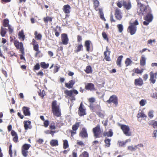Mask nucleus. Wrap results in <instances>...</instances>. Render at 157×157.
I'll use <instances>...</instances> for the list:
<instances>
[{
	"mask_svg": "<svg viewBox=\"0 0 157 157\" xmlns=\"http://www.w3.org/2000/svg\"><path fill=\"white\" fill-rule=\"evenodd\" d=\"M146 58L143 55L141 57L140 60V64L141 66H144L146 64Z\"/></svg>",
	"mask_w": 157,
	"mask_h": 157,
	"instance_id": "nucleus-33",
	"label": "nucleus"
},
{
	"mask_svg": "<svg viewBox=\"0 0 157 157\" xmlns=\"http://www.w3.org/2000/svg\"><path fill=\"white\" fill-rule=\"evenodd\" d=\"M117 26L118 28V31L120 33H121L123 31V27L122 25L119 24L117 25Z\"/></svg>",
	"mask_w": 157,
	"mask_h": 157,
	"instance_id": "nucleus-52",
	"label": "nucleus"
},
{
	"mask_svg": "<svg viewBox=\"0 0 157 157\" xmlns=\"http://www.w3.org/2000/svg\"><path fill=\"white\" fill-rule=\"evenodd\" d=\"M86 90L90 91L95 90L94 85L92 83H88L85 86Z\"/></svg>",
	"mask_w": 157,
	"mask_h": 157,
	"instance_id": "nucleus-25",
	"label": "nucleus"
},
{
	"mask_svg": "<svg viewBox=\"0 0 157 157\" xmlns=\"http://www.w3.org/2000/svg\"><path fill=\"white\" fill-rule=\"evenodd\" d=\"M14 44L17 49H19L22 54H24V48L22 43L19 42L18 41L16 40L14 41Z\"/></svg>",
	"mask_w": 157,
	"mask_h": 157,
	"instance_id": "nucleus-10",
	"label": "nucleus"
},
{
	"mask_svg": "<svg viewBox=\"0 0 157 157\" xmlns=\"http://www.w3.org/2000/svg\"><path fill=\"white\" fill-rule=\"evenodd\" d=\"M49 122L48 120H46L44 121V126L45 127H48L49 124Z\"/></svg>",
	"mask_w": 157,
	"mask_h": 157,
	"instance_id": "nucleus-60",
	"label": "nucleus"
},
{
	"mask_svg": "<svg viewBox=\"0 0 157 157\" xmlns=\"http://www.w3.org/2000/svg\"><path fill=\"white\" fill-rule=\"evenodd\" d=\"M113 135V132L111 129L109 130L108 132L105 131L103 134V136H107V137H112Z\"/></svg>",
	"mask_w": 157,
	"mask_h": 157,
	"instance_id": "nucleus-31",
	"label": "nucleus"
},
{
	"mask_svg": "<svg viewBox=\"0 0 157 157\" xmlns=\"http://www.w3.org/2000/svg\"><path fill=\"white\" fill-rule=\"evenodd\" d=\"M63 148L64 149H66L69 147L68 141L66 140H63Z\"/></svg>",
	"mask_w": 157,
	"mask_h": 157,
	"instance_id": "nucleus-49",
	"label": "nucleus"
},
{
	"mask_svg": "<svg viewBox=\"0 0 157 157\" xmlns=\"http://www.w3.org/2000/svg\"><path fill=\"white\" fill-rule=\"evenodd\" d=\"M123 58V56H120L119 57H118L117 59L116 63L117 65L119 66V67H121V62Z\"/></svg>",
	"mask_w": 157,
	"mask_h": 157,
	"instance_id": "nucleus-39",
	"label": "nucleus"
},
{
	"mask_svg": "<svg viewBox=\"0 0 157 157\" xmlns=\"http://www.w3.org/2000/svg\"><path fill=\"white\" fill-rule=\"evenodd\" d=\"M50 144L52 147L58 146L59 145L58 141L56 140H52L50 141Z\"/></svg>",
	"mask_w": 157,
	"mask_h": 157,
	"instance_id": "nucleus-36",
	"label": "nucleus"
},
{
	"mask_svg": "<svg viewBox=\"0 0 157 157\" xmlns=\"http://www.w3.org/2000/svg\"><path fill=\"white\" fill-rule=\"evenodd\" d=\"M111 139L109 138H105L104 140L105 143V146L106 147H109L111 145Z\"/></svg>",
	"mask_w": 157,
	"mask_h": 157,
	"instance_id": "nucleus-45",
	"label": "nucleus"
},
{
	"mask_svg": "<svg viewBox=\"0 0 157 157\" xmlns=\"http://www.w3.org/2000/svg\"><path fill=\"white\" fill-rule=\"evenodd\" d=\"M108 121L107 120H106L105 121H102V123L103 124V125L105 126L106 127L108 124Z\"/></svg>",
	"mask_w": 157,
	"mask_h": 157,
	"instance_id": "nucleus-64",
	"label": "nucleus"
},
{
	"mask_svg": "<svg viewBox=\"0 0 157 157\" xmlns=\"http://www.w3.org/2000/svg\"><path fill=\"white\" fill-rule=\"evenodd\" d=\"M102 35L104 40H106L107 42L108 43L109 42V40L108 37V35L105 32H102Z\"/></svg>",
	"mask_w": 157,
	"mask_h": 157,
	"instance_id": "nucleus-46",
	"label": "nucleus"
},
{
	"mask_svg": "<svg viewBox=\"0 0 157 157\" xmlns=\"http://www.w3.org/2000/svg\"><path fill=\"white\" fill-rule=\"evenodd\" d=\"M11 134L12 136L13 137V141L15 143L18 142V137L17 133L13 130L11 131Z\"/></svg>",
	"mask_w": 157,
	"mask_h": 157,
	"instance_id": "nucleus-23",
	"label": "nucleus"
},
{
	"mask_svg": "<svg viewBox=\"0 0 157 157\" xmlns=\"http://www.w3.org/2000/svg\"><path fill=\"white\" fill-rule=\"evenodd\" d=\"M137 117L138 118H147V116L143 112L141 111L140 112H139L137 115Z\"/></svg>",
	"mask_w": 157,
	"mask_h": 157,
	"instance_id": "nucleus-44",
	"label": "nucleus"
},
{
	"mask_svg": "<svg viewBox=\"0 0 157 157\" xmlns=\"http://www.w3.org/2000/svg\"><path fill=\"white\" fill-rule=\"evenodd\" d=\"M132 63V60L129 58H127L125 61V63L126 66L130 65Z\"/></svg>",
	"mask_w": 157,
	"mask_h": 157,
	"instance_id": "nucleus-51",
	"label": "nucleus"
},
{
	"mask_svg": "<svg viewBox=\"0 0 157 157\" xmlns=\"http://www.w3.org/2000/svg\"><path fill=\"white\" fill-rule=\"evenodd\" d=\"M139 25V22L137 20H135L134 22L130 23V25L127 29L128 32L130 33L131 35L135 34L137 30L136 25Z\"/></svg>",
	"mask_w": 157,
	"mask_h": 157,
	"instance_id": "nucleus-5",
	"label": "nucleus"
},
{
	"mask_svg": "<svg viewBox=\"0 0 157 157\" xmlns=\"http://www.w3.org/2000/svg\"><path fill=\"white\" fill-rule=\"evenodd\" d=\"M92 46V44L91 41L90 40H86L85 41L84 44V46L86 48V51L89 52L90 50V47Z\"/></svg>",
	"mask_w": 157,
	"mask_h": 157,
	"instance_id": "nucleus-21",
	"label": "nucleus"
},
{
	"mask_svg": "<svg viewBox=\"0 0 157 157\" xmlns=\"http://www.w3.org/2000/svg\"><path fill=\"white\" fill-rule=\"evenodd\" d=\"M136 1L137 3V5L140 9L139 14L141 13L143 15L147 12L146 10L147 9L149 10L147 15L144 17V20L147 21L151 22L153 19V16L151 14V11L149 6L147 5L145 7H144V4L141 3L139 0H136Z\"/></svg>",
	"mask_w": 157,
	"mask_h": 157,
	"instance_id": "nucleus-1",
	"label": "nucleus"
},
{
	"mask_svg": "<svg viewBox=\"0 0 157 157\" xmlns=\"http://www.w3.org/2000/svg\"><path fill=\"white\" fill-rule=\"evenodd\" d=\"M85 72L87 74L91 73L93 72V70L91 67L89 65L86 67V69L84 70Z\"/></svg>",
	"mask_w": 157,
	"mask_h": 157,
	"instance_id": "nucleus-42",
	"label": "nucleus"
},
{
	"mask_svg": "<svg viewBox=\"0 0 157 157\" xmlns=\"http://www.w3.org/2000/svg\"><path fill=\"white\" fill-rule=\"evenodd\" d=\"M75 82L76 81L75 79L71 80L69 81L68 83H65V86L68 88H71Z\"/></svg>",
	"mask_w": 157,
	"mask_h": 157,
	"instance_id": "nucleus-20",
	"label": "nucleus"
},
{
	"mask_svg": "<svg viewBox=\"0 0 157 157\" xmlns=\"http://www.w3.org/2000/svg\"><path fill=\"white\" fill-rule=\"evenodd\" d=\"M63 10L65 13H69L70 12L71 7L69 5H65L63 7Z\"/></svg>",
	"mask_w": 157,
	"mask_h": 157,
	"instance_id": "nucleus-27",
	"label": "nucleus"
},
{
	"mask_svg": "<svg viewBox=\"0 0 157 157\" xmlns=\"http://www.w3.org/2000/svg\"><path fill=\"white\" fill-rule=\"evenodd\" d=\"M144 71V69L143 68L140 70L138 68H135L133 71H134L135 73L141 75Z\"/></svg>",
	"mask_w": 157,
	"mask_h": 157,
	"instance_id": "nucleus-41",
	"label": "nucleus"
},
{
	"mask_svg": "<svg viewBox=\"0 0 157 157\" xmlns=\"http://www.w3.org/2000/svg\"><path fill=\"white\" fill-rule=\"evenodd\" d=\"M53 18L52 17L46 16L43 18L44 21L45 23H48V21L52 22V21Z\"/></svg>",
	"mask_w": 157,
	"mask_h": 157,
	"instance_id": "nucleus-40",
	"label": "nucleus"
},
{
	"mask_svg": "<svg viewBox=\"0 0 157 157\" xmlns=\"http://www.w3.org/2000/svg\"><path fill=\"white\" fill-rule=\"evenodd\" d=\"M33 46L34 50L36 52L35 54V57L40 58L43 55L41 53L40 51L39 50V45L38 43L34 39H33L31 43Z\"/></svg>",
	"mask_w": 157,
	"mask_h": 157,
	"instance_id": "nucleus-3",
	"label": "nucleus"
},
{
	"mask_svg": "<svg viewBox=\"0 0 157 157\" xmlns=\"http://www.w3.org/2000/svg\"><path fill=\"white\" fill-rule=\"evenodd\" d=\"M83 50V46L81 44H78L75 48L74 52L77 53Z\"/></svg>",
	"mask_w": 157,
	"mask_h": 157,
	"instance_id": "nucleus-19",
	"label": "nucleus"
},
{
	"mask_svg": "<svg viewBox=\"0 0 157 157\" xmlns=\"http://www.w3.org/2000/svg\"><path fill=\"white\" fill-rule=\"evenodd\" d=\"M79 136L82 138H87L88 137V134L86 128L85 127L82 128L80 131Z\"/></svg>",
	"mask_w": 157,
	"mask_h": 157,
	"instance_id": "nucleus-14",
	"label": "nucleus"
},
{
	"mask_svg": "<svg viewBox=\"0 0 157 157\" xmlns=\"http://www.w3.org/2000/svg\"><path fill=\"white\" fill-rule=\"evenodd\" d=\"M122 5L127 10L130 9L132 7V5L130 1H124Z\"/></svg>",
	"mask_w": 157,
	"mask_h": 157,
	"instance_id": "nucleus-26",
	"label": "nucleus"
},
{
	"mask_svg": "<svg viewBox=\"0 0 157 157\" xmlns=\"http://www.w3.org/2000/svg\"><path fill=\"white\" fill-rule=\"evenodd\" d=\"M22 110L25 116H30L31 113L29 107L24 106L22 108Z\"/></svg>",
	"mask_w": 157,
	"mask_h": 157,
	"instance_id": "nucleus-22",
	"label": "nucleus"
},
{
	"mask_svg": "<svg viewBox=\"0 0 157 157\" xmlns=\"http://www.w3.org/2000/svg\"><path fill=\"white\" fill-rule=\"evenodd\" d=\"M7 29L3 27H1L0 31V34L2 37H4L7 33Z\"/></svg>",
	"mask_w": 157,
	"mask_h": 157,
	"instance_id": "nucleus-38",
	"label": "nucleus"
},
{
	"mask_svg": "<svg viewBox=\"0 0 157 157\" xmlns=\"http://www.w3.org/2000/svg\"><path fill=\"white\" fill-rule=\"evenodd\" d=\"M62 43L64 45H67L68 44L69 39L66 34L63 33L61 37Z\"/></svg>",
	"mask_w": 157,
	"mask_h": 157,
	"instance_id": "nucleus-15",
	"label": "nucleus"
},
{
	"mask_svg": "<svg viewBox=\"0 0 157 157\" xmlns=\"http://www.w3.org/2000/svg\"><path fill=\"white\" fill-rule=\"evenodd\" d=\"M38 94L41 97L43 98L44 97L45 95L44 91L43 90L41 92L40 90V91L38 92Z\"/></svg>",
	"mask_w": 157,
	"mask_h": 157,
	"instance_id": "nucleus-54",
	"label": "nucleus"
},
{
	"mask_svg": "<svg viewBox=\"0 0 157 157\" xmlns=\"http://www.w3.org/2000/svg\"><path fill=\"white\" fill-rule=\"evenodd\" d=\"M34 35H35V38L34 39L35 40V39H36L37 40H40L42 39V35L40 33H38L37 31H35L34 33Z\"/></svg>",
	"mask_w": 157,
	"mask_h": 157,
	"instance_id": "nucleus-32",
	"label": "nucleus"
},
{
	"mask_svg": "<svg viewBox=\"0 0 157 157\" xmlns=\"http://www.w3.org/2000/svg\"><path fill=\"white\" fill-rule=\"evenodd\" d=\"M108 47H106V51L104 52V55L105 56L104 58L106 61H109L111 60V59L109 57L110 54V51L108 49Z\"/></svg>",
	"mask_w": 157,
	"mask_h": 157,
	"instance_id": "nucleus-16",
	"label": "nucleus"
},
{
	"mask_svg": "<svg viewBox=\"0 0 157 157\" xmlns=\"http://www.w3.org/2000/svg\"><path fill=\"white\" fill-rule=\"evenodd\" d=\"M98 109L99 111L96 112V113L99 117L101 118H103L105 116V112L104 111L101 110L100 106H98Z\"/></svg>",
	"mask_w": 157,
	"mask_h": 157,
	"instance_id": "nucleus-28",
	"label": "nucleus"
},
{
	"mask_svg": "<svg viewBox=\"0 0 157 157\" xmlns=\"http://www.w3.org/2000/svg\"><path fill=\"white\" fill-rule=\"evenodd\" d=\"M121 10L118 9H117L115 11V15L116 18L118 20H121L122 16L121 14Z\"/></svg>",
	"mask_w": 157,
	"mask_h": 157,
	"instance_id": "nucleus-24",
	"label": "nucleus"
},
{
	"mask_svg": "<svg viewBox=\"0 0 157 157\" xmlns=\"http://www.w3.org/2000/svg\"><path fill=\"white\" fill-rule=\"evenodd\" d=\"M134 83L136 86H142L144 84L143 79L140 77L135 79Z\"/></svg>",
	"mask_w": 157,
	"mask_h": 157,
	"instance_id": "nucleus-17",
	"label": "nucleus"
},
{
	"mask_svg": "<svg viewBox=\"0 0 157 157\" xmlns=\"http://www.w3.org/2000/svg\"><path fill=\"white\" fill-rule=\"evenodd\" d=\"M149 125L152 126L154 128H157V121L155 120H151L148 122Z\"/></svg>",
	"mask_w": 157,
	"mask_h": 157,
	"instance_id": "nucleus-37",
	"label": "nucleus"
},
{
	"mask_svg": "<svg viewBox=\"0 0 157 157\" xmlns=\"http://www.w3.org/2000/svg\"><path fill=\"white\" fill-rule=\"evenodd\" d=\"M82 36L79 35L77 36V41L78 42H80L82 40Z\"/></svg>",
	"mask_w": 157,
	"mask_h": 157,
	"instance_id": "nucleus-62",
	"label": "nucleus"
},
{
	"mask_svg": "<svg viewBox=\"0 0 157 157\" xmlns=\"http://www.w3.org/2000/svg\"><path fill=\"white\" fill-rule=\"evenodd\" d=\"M79 157H89V154L88 152L85 151L79 155Z\"/></svg>",
	"mask_w": 157,
	"mask_h": 157,
	"instance_id": "nucleus-50",
	"label": "nucleus"
},
{
	"mask_svg": "<svg viewBox=\"0 0 157 157\" xmlns=\"http://www.w3.org/2000/svg\"><path fill=\"white\" fill-rule=\"evenodd\" d=\"M18 36L19 38L22 41H24L25 36L24 34L23 31L22 30L21 31L19 32Z\"/></svg>",
	"mask_w": 157,
	"mask_h": 157,
	"instance_id": "nucleus-35",
	"label": "nucleus"
},
{
	"mask_svg": "<svg viewBox=\"0 0 157 157\" xmlns=\"http://www.w3.org/2000/svg\"><path fill=\"white\" fill-rule=\"evenodd\" d=\"M8 27V29L9 30V33L10 34H12L13 32V29L12 27L10 25H9Z\"/></svg>",
	"mask_w": 157,
	"mask_h": 157,
	"instance_id": "nucleus-61",
	"label": "nucleus"
},
{
	"mask_svg": "<svg viewBox=\"0 0 157 157\" xmlns=\"http://www.w3.org/2000/svg\"><path fill=\"white\" fill-rule=\"evenodd\" d=\"M154 111L153 110H150L148 113V117L152 119L154 117Z\"/></svg>",
	"mask_w": 157,
	"mask_h": 157,
	"instance_id": "nucleus-53",
	"label": "nucleus"
},
{
	"mask_svg": "<svg viewBox=\"0 0 157 157\" xmlns=\"http://www.w3.org/2000/svg\"><path fill=\"white\" fill-rule=\"evenodd\" d=\"M52 109L53 115L56 117H59L61 115V110L59 105H57L56 101H52Z\"/></svg>",
	"mask_w": 157,
	"mask_h": 157,
	"instance_id": "nucleus-2",
	"label": "nucleus"
},
{
	"mask_svg": "<svg viewBox=\"0 0 157 157\" xmlns=\"http://www.w3.org/2000/svg\"><path fill=\"white\" fill-rule=\"evenodd\" d=\"M9 20L6 18L3 20L2 25L4 27H8L10 25L9 24Z\"/></svg>",
	"mask_w": 157,
	"mask_h": 157,
	"instance_id": "nucleus-43",
	"label": "nucleus"
},
{
	"mask_svg": "<svg viewBox=\"0 0 157 157\" xmlns=\"http://www.w3.org/2000/svg\"><path fill=\"white\" fill-rule=\"evenodd\" d=\"M94 7L96 11H98L100 9L98 8L99 2L98 0H93Z\"/></svg>",
	"mask_w": 157,
	"mask_h": 157,
	"instance_id": "nucleus-30",
	"label": "nucleus"
},
{
	"mask_svg": "<svg viewBox=\"0 0 157 157\" xmlns=\"http://www.w3.org/2000/svg\"><path fill=\"white\" fill-rule=\"evenodd\" d=\"M92 132L94 134V136L95 138L102 137L101 132L100 125L99 124H98L95 127L93 128Z\"/></svg>",
	"mask_w": 157,
	"mask_h": 157,
	"instance_id": "nucleus-6",
	"label": "nucleus"
},
{
	"mask_svg": "<svg viewBox=\"0 0 157 157\" xmlns=\"http://www.w3.org/2000/svg\"><path fill=\"white\" fill-rule=\"evenodd\" d=\"M146 103V100L144 99L141 100L140 102V104L141 106H144Z\"/></svg>",
	"mask_w": 157,
	"mask_h": 157,
	"instance_id": "nucleus-58",
	"label": "nucleus"
},
{
	"mask_svg": "<svg viewBox=\"0 0 157 157\" xmlns=\"http://www.w3.org/2000/svg\"><path fill=\"white\" fill-rule=\"evenodd\" d=\"M77 144L78 145L80 146H83L84 145V143L81 141H78L77 142Z\"/></svg>",
	"mask_w": 157,
	"mask_h": 157,
	"instance_id": "nucleus-63",
	"label": "nucleus"
},
{
	"mask_svg": "<svg viewBox=\"0 0 157 157\" xmlns=\"http://www.w3.org/2000/svg\"><path fill=\"white\" fill-rule=\"evenodd\" d=\"M107 102L109 104L113 103L117 106L118 104L117 97L116 95H113L110 97L109 99L107 100Z\"/></svg>",
	"mask_w": 157,
	"mask_h": 157,
	"instance_id": "nucleus-11",
	"label": "nucleus"
},
{
	"mask_svg": "<svg viewBox=\"0 0 157 157\" xmlns=\"http://www.w3.org/2000/svg\"><path fill=\"white\" fill-rule=\"evenodd\" d=\"M31 124V121L29 120L24 121L23 122V124L25 130H27L29 129H31L32 126Z\"/></svg>",
	"mask_w": 157,
	"mask_h": 157,
	"instance_id": "nucleus-18",
	"label": "nucleus"
},
{
	"mask_svg": "<svg viewBox=\"0 0 157 157\" xmlns=\"http://www.w3.org/2000/svg\"><path fill=\"white\" fill-rule=\"evenodd\" d=\"M12 145L10 144L9 147V154L10 157H13L12 156Z\"/></svg>",
	"mask_w": 157,
	"mask_h": 157,
	"instance_id": "nucleus-59",
	"label": "nucleus"
},
{
	"mask_svg": "<svg viewBox=\"0 0 157 157\" xmlns=\"http://www.w3.org/2000/svg\"><path fill=\"white\" fill-rule=\"evenodd\" d=\"M88 100L90 103L89 107L91 109L93 110L94 109V108L93 103L95 102V99L94 98L92 97L89 98Z\"/></svg>",
	"mask_w": 157,
	"mask_h": 157,
	"instance_id": "nucleus-29",
	"label": "nucleus"
},
{
	"mask_svg": "<svg viewBox=\"0 0 157 157\" xmlns=\"http://www.w3.org/2000/svg\"><path fill=\"white\" fill-rule=\"evenodd\" d=\"M99 11V12L100 13V16L101 18L102 19H105L104 17V14L102 11V10L101 9H100Z\"/></svg>",
	"mask_w": 157,
	"mask_h": 157,
	"instance_id": "nucleus-57",
	"label": "nucleus"
},
{
	"mask_svg": "<svg viewBox=\"0 0 157 157\" xmlns=\"http://www.w3.org/2000/svg\"><path fill=\"white\" fill-rule=\"evenodd\" d=\"M31 147L29 144H24L21 147V152L22 155L24 157H27L29 153L28 150Z\"/></svg>",
	"mask_w": 157,
	"mask_h": 157,
	"instance_id": "nucleus-7",
	"label": "nucleus"
},
{
	"mask_svg": "<svg viewBox=\"0 0 157 157\" xmlns=\"http://www.w3.org/2000/svg\"><path fill=\"white\" fill-rule=\"evenodd\" d=\"M78 114L80 117L83 116L86 114V108L82 102L80 104L78 109Z\"/></svg>",
	"mask_w": 157,
	"mask_h": 157,
	"instance_id": "nucleus-9",
	"label": "nucleus"
},
{
	"mask_svg": "<svg viewBox=\"0 0 157 157\" xmlns=\"http://www.w3.org/2000/svg\"><path fill=\"white\" fill-rule=\"evenodd\" d=\"M55 32V35L57 37H58L59 35V33L61 31V28L58 26H56L54 29Z\"/></svg>",
	"mask_w": 157,
	"mask_h": 157,
	"instance_id": "nucleus-34",
	"label": "nucleus"
},
{
	"mask_svg": "<svg viewBox=\"0 0 157 157\" xmlns=\"http://www.w3.org/2000/svg\"><path fill=\"white\" fill-rule=\"evenodd\" d=\"M137 148V146L133 147V146H130L128 147L127 149L131 151H135Z\"/></svg>",
	"mask_w": 157,
	"mask_h": 157,
	"instance_id": "nucleus-48",
	"label": "nucleus"
},
{
	"mask_svg": "<svg viewBox=\"0 0 157 157\" xmlns=\"http://www.w3.org/2000/svg\"><path fill=\"white\" fill-rule=\"evenodd\" d=\"M150 78L149 79V82L150 83L154 84L156 82V79L157 78V72L154 73L152 71L150 73Z\"/></svg>",
	"mask_w": 157,
	"mask_h": 157,
	"instance_id": "nucleus-13",
	"label": "nucleus"
},
{
	"mask_svg": "<svg viewBox=\"0 0 157 157\" xmlns=\"http://www.w3.org/2000/svg\"><path fill=\"white\" fill-rule=\"evenodd\" d=\"M49 129L51 130H55L56 129L55 123L53 122L51 123L49 125Z\"/></svg>",
	"mask_w": 157,
	"mask_h": 157,
	"instance_id": "nucleus-55",
	"label": "nucleus"
},
{
	"mask_svg": "<svg viewBox=\"0 0 157 157\" xmlns=\"http://www.w3.org/2000/svg\"><path fill=\"white\" fill-rule=\"evenodd\" d=\"M41 67L44 69H47L49 66V63H46L45 62H42L40 63Z\"/></svg>",
	"mask_w": 157,
	"mask_h": 157,
	"instance_id": "nucleus-47",
	"label": "nucleus"
},
{
	"mask_svg": "<svg viewBox=\"0 0 157 157\" xmlns=\"http://www.w3.org/2000/svg\"><path fill=\"white\" fill-rule=\"evenodd\" d=\"M80 123L79 122H76L75 124L72 125V130L70 131L71 136H73L74 135L76 134V131L78 129L80 126Z\"/></svg>",
	"mask_w": 157,
	"mask_h": 157,
	"instance_id": "nucleus-12",
	"label": "nucleus"
},
{
	"mask_svg": "<svg viewBox=\"0 0 157 157\" xmlns=\"http://www.w3.org/2000/svg\"><path fill=\"white\" fill-rule=\"evenodd\" d=\"M119 125L123 133L126 136H129L131 135V132H130V129L128 126L121 124H119Z\"/></svg>",
	"mask_w": 157,
	"mask_h": 157,
	"instance_id": "nucleus-8",
	"label": "nucleus"
},
{
	"mask_svg": "<svg viewBox=\"0 0 157 157\" xmlns=\"http://www.w3.org/2000/svg\"><path fill=\"white\" fill-rule=\"evenodd\" d=\"M40 69V65L38 63H36L34 67L33 68V70L35 71L36 70H38Z\"/></svg>",
	"mask_w": 157,
	"mask_h": 157,
	"instance_id": "nucleus-56",
	"label": "nucleus"
},
{
	"mask_svg": "<svg viewBox=\"0 0 157 157\" xmlns=\"http://www.w3.org/2000/svg\"><path fill=\"white\" fill-rule=\"evenodd\" d=\"M64 93L65 94V98H70L71 101L75 100V95L74 94L76 95L78 94V92L75 89L72 90H66L64 91Z\"/></svg>",
	"mask_w": 157,
	"mask_h": 157,
	"instance_id": "nucleus-4",
	"label": "nucleus"
}]
</instances>
